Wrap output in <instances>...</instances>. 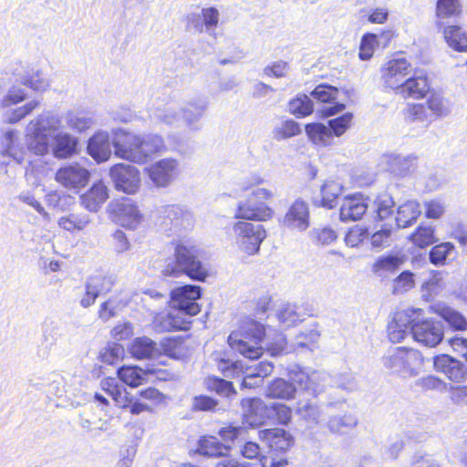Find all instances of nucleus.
Instances as JSON below:
<instances>
[{"instance_id": "2f4dec72", "label": "nucleus", "mask_w": 467, "mask_h": 467, "mask_svg": "<svg viewBox=\"0 0 467 467\" xmlns=\"http://www.w3.org/2000/svg\"><path fill=\"white\" fill-rule=\"evenodd\" d=\"M431 309L432 312L444 320L452 330H467V319L457 310L441 305L434 306Z\"/></svg>"}, {"instance_id": "412c9836", "label": "nucleus", "mask_w": 467, "mask_h": 467, "mask_svg": "<svg viewBox=\"0 0 467 467\" xmlns=\"http://www.w3.org/2000/svg\"><path fill=\"white\" fill-rule=\"evenodd\" d=\"M398 93L405 99H422L430 92V82L427 76H412L407 78Z\"/></svg>"}, {"instance_id": "f03ea898", "label": "nucleus", "mask_w": 467, "mask_h": 467, "mask_svg": "<svg viewBox=\"0 0 467 467\" xmlns=\"http://www.w3.org/2000/svg\"><path fill=\"white\" fill-rule=\"evenodd\" d=\"M264 183V178L258 175L247 179L243 190L249 193L238 202L234 212L235 219L265 222L274 216V210L268 204L274 193L270 189L262 187Z\"/></svg>"}, {"instance_id": "e433bc0d", "label": "nucleus", "mask_w": 467, "mask_h": 467, "mask_svg": "<svg viewBox=\"0 0 467 467\" xmlns=\"http://www.w3.org/2000/svg\"><path fill=\"white\" fill-rule=\"evenodd\" d=\"M78 140L67 133H58L55 137L53 154L58 159H67L77 153Z\"/></svg>"}, {"instance_id": "1a4fd4ad", "label": "nucleus", "mask_w": 467, "mask_h": 467, "mask_svg": "<svg viewBox=\"0 0 467 467\" xmlns=\"http://www.w3.org/2000/svg\"><path fill=\"white\" fill-rule=\"evenodd\" d=\"M109 176L115 188L127 194H134L140 185V171L133 166L117 163L109 170Z\"/></svg>"}, {"instance_id": "b1692460", "label": "nucleus", "mask_w": 467, "mask_h": 467, "mask_svg": "<svg viewBox=\"0 0 467 467\" xmlns=\"http://www.w3.org/2000/svg\"><path fill=\"white\" fill-rule=\"evenodd\" d=\"M111 282L103 275H94L88 278L86 283L85 294L80 300V305L83 307L92 306L97 297L108 293L110 290Z\"/></svg>"}, {"instance_id": "c85d7f7f", "label": "nucleus", "mask_w": 467, "mask_h": 467, "mask_svg": "<svg viewBox=\"0 0 467 467\" xmlns=\"http://www.w3.org/2000/svg\"><path fill=\"white\" fill-rule=\"evenodd\" d=\"M109 198L108 188L102 182H95L81 195V203L88 211H97Z\"/></svg>"}, {"instance_id": "5701e85b", "label": "nucleus", "mask_w": 467, "mask_h": 467, "mask_svg": "<svg viewBox=\"0 0 467 467\" xmlns=\"http://www.w3.org/2000/svg\"><path fill=\"white\" fill-rule=\"evenodd\" d=\"M27 147L36 155L44 156L48 152L49 143L46 134V128L37 120L29 123V130L26 135Z\"/></svg>"}, {"instance_id": "a18cd8bd", "label": "nucleus", "mask_w": 467, "mask_h": 467, "mask_svg": "<svg viewBox=\"0 0 467 467\" xmlns=\"http://www.w3.org/2000/svg\"><path fill=\"white\" fill-rule=\"evenodd\" d=\"M375 219L384 221L390 218L394 213L395 202L392 197L387 193L379 195L375 202Z\"/></svg>"}, {"instance_id": "13d9d810", "label": "nucleus", "mask_w": 467, "mask_h": 467, "mask_svg": "<svg viewBox=\"0 0 467 467\" xmlns=\"http://www.w3.org/2000/svg\"><path fill=\"white\" fill-rule=\"evenodd\" d=\"M111 397L117 408L130 413L133 396L120 386L111 392Z\"/></svg>"}, {"instance_id": "6e6d98bb", "label": "nucleus", "mask_w": 467, "mask_h": 467, "mask_svg": "<svg viewBox=\"0 0 467 467\" xmlns=\"http://www.w3.org/2000/svg\"><path fill=\"white\" fill-rule=\"evenodd\" d=\"M301 132L297 122L288 119L274 130V136L276 140H285L298 135Z\"/></svg>"}, {"instance_id": "37998d69", "label": "nucleus", "mask_w": 467, "mask_h": 467, "mask_svg": "<svg viewBox=\"0 0 467 467\" xmlns=\"http://www.w3.org/2000/svg\"><path fill=\"white\" fill-rule=\"evenodd\" d=\"M88 222L89 220L87 215L72 213L60 217L57 223L61 229L75 233L82 231Z\"/></svg>"}, {"instance_id": "8fccbe9b", "label": "nucleus", "mask_w": 467, "mask_h": 467, "mask_svg": "<svg viewBox=\"0 0 467 467\" xmlns=\"http://www.w3.org/2000/svg\"><path fill=\"white\" fill-rule=\"evenodd\" d=\"M124 357V348L119 344H113L105 348L99 354L101 362L107 365H115Z\"/></svg>"}, {"instance_id": "338daca9", "label": "nucleus", "mask_w": 467, "mask_h": 467, "mask_svg": "<svg viewBox=\"0 0 467 467\" xmlns=\"http://www.w3.org/2000/svg\"><path fill=\"white\" fill-rule=\"evenodd\" d=\"M119 304L115 303V300L112 298L108 299L107 301L103 302L99 309V317L102 320H109L111 317H115L117 314V308L119 307Z\"/></svg>"}, {"instance_id": "9b49d317", "label": "nucleus", "mask_w": 467, "mask_h": 467, "mask_svg": "<svg viewBox=\"0 0 467 467\" xmlns=\"http://www.w3.org/2000/svg\"><path fill=\"white\" fill-rule=\"evenodd\" d=\"M411 71V64L406 58H392L381 68V78L385 86L397 92Z\"/></svg>"}, {"instance_id": "4d7b16f0", "label": "nucleus", "mask_w": 467, "mask_h": 467, "mask_svg": "<svg viewBox=\"0 0 467 467\" xmlns=\"http://www.w3.org/2000/svg\"><path fill=\"white\" fill-rule=\"evenodd\" d=\"M242 409L244 411L246 419H253L256 417L265 408V405L259 398H244L240 402Z\"/></svg>"}, {"instance_id": "cd10ccee", "label": "nucleus", "mask_w": 467, "mask_h": 467, "mask_svg": "<svg viewBox=\"0 0 467 467\" xmlns=\"http://www.w3.org/2000/svg\"><path fill=\"white\" fill-rule=\"evenodd\" d=\"M116 375L123 384L132 389L148 382L146 368L138 365H122L117 369Z\"/></svg>"}, {"instance_id": "9d476101", "label": "nucleus", "mask_w": 467, "mask_h": 467, "mask_svg": "<svg viewBox=\"0 0 467 467\" xmlns=\"http://www.w3.org/2000/svg\"><path fill=\"white\" fill-rule=\"evenodd\" d=\"M89 171L78 163L62 166L55 174V180L57 183L67 190L75 192L85 188L89 182Z\"/></svg>"}, {"instance_id": "39448f33", "label": "nucleus", "mask_w": 467, "mask_h": 467, "mask_svg": "<svg viewBox=\"0 0 467 467\" xmlns=\"http://www.w3.org/2000/svg\"><path fill=\"white\" fill-rule=\"evenodd\" d=\"M445 114L443 99L437 93H432L423 103H408L402 111L405 122L420 123L425 127Z\"/></svg>"}, {"instance_id": "a211bd4d", "label": "nucleus", "mask_w": 467, "mask_h": 467, "mask_svg": "<svg viewBox=\"0 0 467 467\" xmlns=\"http://www.w3.org/2000/svg\"><path fill=\"white\" fill-rule=\"evenodd\" d=\"M309 207L300 199L296 200L288 208L283 218V225L289 229L304 231L309 226Z\"/></svg>"}, {"instance_id": "ea45409f", "label": "nucleus", "mask_w": 467, "mask_h": 467, "mask_svg": "<svg viewBox=\"0 0 467 467\" xmlns=\"http://www.w3.org/2000/svg\"><path fill=\"white\" fill-rule=\"evenodd\" d=\"M204 385L209 392H214L222 397L230 398L236 395V390L232 381L225 380L216 376L206 377Z\"/></svg>"}, {"instance_id": "680f3d73", "label": "nucleus", "mask_w": 467, "mask_h": 467, "mask_svg": "<svg viewBox=\"0 0 467 467\" xmlns=\"http://www.w3.org/2000/svg\"><path fill=\"white\" fill-rule=\"evenodd\" d=\"M392 235L391 228H382L370 236V244L374 248H384L390 244Z\"/></svg>"}, {"instance_id": "ddd939ff", "label": "nucleus", "mask_w": 467, "mask_h": 467, "mask_svg": "<svg viewBox=\"0 0 467 467\" xmlns=\"http://www.w3.org/2000/svg\"><path fill=\"white\" fill-rule=\"evenodd\" d=\"M415 341L429 347H437L443 339L441 326L432 319L421 317L412 327L411 333Z\"/></svg>"}, {"instance_id": "4be33fe9", "label": "nucleus", "mask_w": 467, "mask_h": 467, "mask_svg": "<svg viewBox=\"0 0 467 467\" xmlns=\"http://www.w3.org/2000/svg\"><path fill=\"white\" fill-rule=\"evenodd\" d=\"M440 28L445 43L451 49L459 53H467V30L463 26L457 24H444Z\"/></svg>"}, {"instance_id": "20e7f679", "label": "nucleus", "mask_w": 467, "mask_h": 467, "mask_svg": "<svg viewBox=\"0 0 467 467\" xmlns=\"http://www.w3.org/2000/svg\"><path fill=\"white\" fill-rule=\"evenodd\" d=\"M174 259L173 263L165 265L163 275L179 277L185 275L195 281H205L208 270L199 259V251L195 245L177 242L174 245Z\"/></svg>"}, {"instance_id": "6ab92c4d", "label": "nucleus", "mask_w": 467, "mask_h": 467, "mask_svg": "<svg viewBox=\"0 0 467 467\" xmlns=\"http://www.w3.org/2000/svg\"><path fill=\"white\" fill-rule=\"evenodd\" d=\"M177 167L174 159H162L148 168V174L157 186H165L176 176Z\"/></svg>"}, {"instance_id": "393cba45", "label": "nucleus", "mask_w": 467, "mask_h": 467, "mask_svg": "<svg viewBox=\"0 0 467 467\" xmlns=\"http://www.w3.org/2000/svg\"><path fill=\"white\" fill-rule=\"evenodd\" d=\"M368 205L361 195L345 197L340 207L339 215L342 221H358L366 213Z\"/></svg>"}, {"instance_id": "a878e982", "label": "nucleus", "mask_w": 467, "mask_h": 467, "mask_svg": "<svg viewBox=\"0 0 467 467\" xmlns=\"http://www.w3.org/2000/svg\"><path fill=\"white\" fill-rule=\"evenodd\" d=\"M462 5L460 0H437L435 6L436 26L441 27L451 19L462 16Z\"/></svg>"}, {"instance_id": "0e129e2a", "label": "nucleus", "mask_w": 467, "mask_h": 467, "mask_svg": "<svg viewBox=\"0 0 467 467\" xmlns=\"http://www.w3.org/2000/svg\"><path fill=\"white\" fill-rule=\"evenodd\" d=\"M39 106V102L33 100L26 104H25L22 107H19L16 109L12 115L9 118L10 123H16L18 122L20 119H24L27 115H29L35 109H36Z\"/></svg>"}, {"instance_id": "49530a36", "label": "nucleus", "mask_w": 467, "mask_h": 467, "mask_svg": "<svg viewBox=\"0 0 467 467\" xmlns=\"http://www.w3.org/2000/svg\"><path fill=\"white\" fill-rule=\"evenodd\" d=\"M338 88L328 84H319L311 92V95L321 103H331L338 95Z\"/></svg>"}, {"instance_id": "5fc2aeb1", "label": "nucleus", "mask_w": 467, "mask_h": 467, "mask_svg": "<svg viewBox=\"0 0 467 467\" xmlns=\"http://www.w3.org/2000/svg\"><path fill=\"white\" fill-rule=\"evenodd\" d=\"M453 248L451 243H441L434 245L430 251V262L435 265H443Z\"/></svg>"}, {"instance_id": "bb28decb", "label": "nucleus", "mask_w": 467, "mask_h": 467, "mask_svg": "<svg viewBox=\"0 0 467 467\" xmlns=\"http://www.w3.org/2000/svg\"><path fill=\"white\" fill-rule=\"evenodd\" d=\"M160 218L164 224L175 228L190 225L192 222L189 212L177 204L164 206Z\"/></svg>"}, {"instance_id": "4468645a", "label": "nucleus", "mask_w": 467, "mask_h": 467, "mask_svg": "<svg viewBox=\"0 0 467 467\" xmlns=\"http://www.w3.org/2000/svg\"><path fill=\"white\" fill-rule=\"evenodd\" d=\"M423 362L420 352L407 348H397L396 351L387 358L386 366L397 372L414 373L415 368Z\"/></svg>"}, {"instance_id": "603ef678", "label": "nucleus", "mask_w": 467, "mask_h": 467, "mask_svg": "<svg viewBox=\"0 0 467 467\" xmlns=\"http://www.w3.org/2000/svg\"><path fill=\"white\" fill-rule=\"evenodd\" d=\"M353 119L352 113H345L337 118L332 119L328 121V129L332 132V136L339 137L343 135L351 125Z\"/></svg>"}, {"instance_id": "de8ad7c7", "label": "nucleus", "mask_w": 467, "mask_h": 467, "mask_svg": "<svg viewBox=\"0 0 467 467\" xmlns=\"http://www.w3.org/2000/svg\"><path fill=\"white\" fill-rule=\"evenodd\" d=\"M378 45V35L373 33H366L362 36L358 57L361 60L370 59L375 51V47Z\"/></svg>"}, {"instance_id": "3c124183", "label": "nucleus", "mask_w": 467, "mask_h": 467, "mask_svg": "<svg viewBox=\"0 0 467 467\" xmlns=\"http://www.w3.org/2000/svg\"><path fill=\"white\" fill-rule=\"evenodd\" d=\"M369 232L364 226L355 225L345 235V242L350 247H357L368 239Z\"/></svg>"}, {"instance_id": "7c9ffc66", "label": "nucleus", "mask_w": 467, "mask_h": 467, "mask_svg": "<svg viewBox=\"0 0 467 467\" xmlns=\"http://www.w3.org/2000/svg\"><path fill=\"white\" fill-rule=\"evenodd\" d=\"M128 351L135 359H150L157 352V344L148 337H139L130 342Z\"/></svg>"}, {"instance_id": "bf43d9fd", "label": "nucleus", "mask_w": 467, "mask_h": 467, "mask_svg": "<svg viewBox=\"0 0 467 467\" xmlns=\"http://www.w3.org/2000/svg\"><path fill=\"white\" fill-rule=\"evenodd\" d=\"M219 401L207 395H198L193 397L192 409L193 411H213L215 410Z\"/></svg>"}, {"instance_id": "f3484780", "label": "nucleus", "mask_w": 467, "mask_h": 467, "mask_svg": "<svg viewBox=\"0 0 467 467\" xmlns=\"http://www.w3.org/2000/svg\"><path fill=\"white\" fill-rule=\"evenodd\" d=\"M183 312L158 313L152 320L153 328L159 333L186 331L190 329L192 322L185 318Z\"/></svg>"}, {"instance_id": "2eb2a0df", "label": "nucleus", "mask_w": 467, "mask_h": 467, "mask_svg": "<svg viewBox=\"0 0 467 467\" xmlns=\"http://www.w3.org/2000/svg\"><path fill=\"white\" fill-rule=\"evenodd\" d=\"M433 368L443 374L449 380L462 383L467 379V369L458 359L448 354H439L433 357Z\"/></svg>"}, {"instance_id": "c756f323", "label": "nucleus", "mask_w": 467, "mask_h": 467, "mask_svg": "<svg viewBox=\"0 0 467 467\" xmlns=\"http://www.w3.org/2000/svg\"><path fill=\"white\" fill-rule=\"evenodd\" d=\"M230 450V446L223 444L216 437L204 435L199 439L196 451L200 455L219 458L227 455Z\"/></svg>"}, {"instance_id": "7ed1b4c3", "label": "nucleus", "mask_w": 467, "mask_h": 467, "mask_svg": "<svg viewBox=\"0 0 467 467\" xmlns=\"http://www.w3.org/2000/svg\"><path fill=\"white\" fill-rule=\"evenodd\" d=\"M265 336V327L263 324L251 318H244L237 329L229 335L228 343L244 358L258 359L264 354L262 344Z\"/></svg>"}, {"instance_id": "c03bdc74", "label": "nucleus", "mask_w": 467, "mask_h": 467, "mask_svg": "<svg viewBox=\"0 0 467 467\" xmlns=\"http://www.w3.org/2000/svg\"><path fill=\"white\" fill-rule=\"evenodd\" d=\"M288 110L296 118H304L312 114L313 103L306 94H300L288 102Z\"/></svg>"}, {"instance_id": "0eeeda50", "label": "nucleus", "mask_w": 467, "mask_h": 467, "mask_svg": "<svg viewBox=\"0 0 467 467\" xmlns=\"http://www.w3.org/2000/svg\"><path fill=\"white\" fill-rule=\"evenodd\" d=\"M421 308L408 307L397 309L387 327L388 337L392 343H399L407 336L408 329L412 333V327L423 317Z\"/></svg>"}, {"instance_id": "f8f14e48", "label": "nucleus", "mask_w": 467, "mask_h": 467, "mask_svg": "<svg viewBox=\"0 0 467 467\" xmlns=\"http://www.w3.org/2000/svg\"><path fill=\"white\" fill-rule=\"evenodd\" d=\"M202 289L199 285H185L174 289L171 298L178 310L189 316H196L201 306L196 300L201 297Z\"/></svg>"}, {"instance_id": "e2e57ef3", "label": "nucleus", "mask_w": 467, "mask_h": 467, "mask_svg": "<svg viewBox=\"0 0 467 467\" xmlns=\"http://www.w3.org/2000/svg\"><path fill=\"white\" fill-rule=\"evenodd\" d=\"M395 290L398 291H408L414 287L415 281L413 274L410 271L401 272L394 279Z\"/></svg>"}, {"instance_id": "423d86ee", "label": "nucleus", "mask_w": 467, "mask_h": 467, "mask_svg": "<svg viewBox=\"0 0 467 467\" xmlns=\"http://www.w3.org/2000/svg\"><path fill=\"white\" fill-rule=\"evenodd\" d=\"M109 213L114 223L130 230L136 229L143 220L137 202L129 197L113 200L109 205Z\"/></svg>"}, {"instance_id": "473e14b6", "label": "nucleus", "mask_w": 467, "mask_h": 467, "mask_svg": "<svg viewBox=\"0 0 467 467\" xmlns=\"http://www.w3.org/2000/svg\"><path fill=\"white\" fill-rule=\"evenodd\" d=\"M264 438L269 447L276 451H286L294 445L293 436L282 429H267L263 431Z\"/></svg>"}, {"instance_id": "6e6552de", "label": "nucleus", "mask_w": 467, "mask_h": 467, "mask_svg": "<svg viewBox=\"0 0 467 467\" xmlns=\"http://www.w3.org/2000/svg\"><path fill=\"white\" fill-rule=\"evenodd\" d=\"M234 229L235 232H238L242 250L247 255L256 254L266 236L263 225L239 221L234 224Z\"/></svg>"}, {"instance_id": "a19ab883", "label": "nucleus", "mask_w": 467, "mask_h": 467, "mask_svg": "<svg viewBox=\"0 0 467 467\" xmlns=\"http://www.w3.org/2000/svg\"><path fill=\"white\" fill-rule=\"evenodd\" d=\"M309 140L317 145L326 146L332 140V132L323 123L313 122L305 126Z\"/></svg>"}, {"instance_id": "f257e3e1", "label": "nucleus", "mask_w": 467, "mask_h": 467, "mask_svg": "<svg viewBox=\"0 0 467 467\" xmlns=\"http://www.w3.org/2000/svg\"><path fill=\"white\" fill-rule=\"evenodd\" d=\"M112 145L117 157L138 164L147 162L153 155L166 150L159 135H140L123 130L114 132Z\"/></svg>"}, {"instance_id": "72a5a7b5", "label": "nucleus", "mask_w": 467, "mask_h": 467, "mask_svg": "<svg viewBox=\"0 0 467 467\" xmlns=\"http://www.w3.org/2000/svg\"><path fill=\"white\" fill-rule=\"evenodd\" d=\"M88 152L98 162L108 161L111 156L108 136L103 134L92 136L88 143Z\"/></svg>"}, {"instance_id": "58836bf2", "label": "nucleus", "mask_w": 467, "mask_h": 467, "mask_svg": "<svg viewBox=\"0 0 467 467\" xmlns=\"http://www.w3.org/2000/svg\"><path fill=\"white\" fill-rule=\"evenodd\" d=\"M409 239L415 247L424 249L437 242L435 228L421 223L416 227Z\"/></svg>"}, {"instance_id": "79ce46f5", "label": "nucleus", "mask_w": 467, "mask_h": 467, "mask_svg": "<svg viewBox=\"0 0 467 467\" xmlns=\"http://www.w3.org/2000/svg\"><path fill=\"white\" fill-rule=\"evenodd\" d=\"M404 261V256L393 254L381 255L372 264L371 270L375 274L393 273Z\"/></svg>"}, {"instance_id": "69168bd1", "label": "nucleus", "mask_w": 467, "mask_h": 467, "mask_svg": "<svg viewBox=\"0 0 467 467\" xmlns=\"http://www.w3.org/2000/svg\"><path fill=\"white\" fill-rule=\"evenodd\" d=\"M314 238L317 244L325 245L333 243L337 239V234L331 228L325 227L316 230Z\"/></svg>"}, {"instance_id": "aec40b11", "label": "nucleus", "mask_w": 467, "mask_h": 467, "mask_svg": "<svg viewBox=\"0 0 467 467\" xmlns=\"http://www.w3.org/2000/svg\"><path fill=\"white\" fill-rule=\"evenodd\" d=\"M186 336H170L162 338L160 342L161 353L171 359L182 360L185 358L190 351Z\"/></svg>"}, {"instance_id": "c9c22d12", "label": "nucleus", "mask_w": 467, "mask_h": 467, "mask_svg": "<svg viewBox=\"0 0 467 467\" xmlns=\"http://www.w3.org/2000/svg\"><path fill=\"white\" fill-rule=\"evenodd\" d=\"M341 193V184L336 181L327 180L321 186V199L317 205L326 209H333L337 206L338 198Z\"/></svg>"}, {"instance_id": "774afa93", "label": "nucleus", "mask_w": 467, "mask_h": 467, "mask_svg": "<svg viewBox=\"0 0 467 467\" xmlns=\"http://www.w3.org/2000/svg\"><path fill=\"white\" fill-rule=\"evenodd\" d=\"M296 412L305 419H315L317 414V406L312 401H298Z\"/></svg>"}, {"instance_id": "864d4df0", "label": "nucleus", "mask_w": 467, "mask_h": 467, "mask_svg": "<svg viewBox=\"0 0 467 467\" xmlns=\"http://www.w3.org/2000/svg\"><path fill=\"white\" fill-rule=\"evenodd\" d=\"M245 434L247 430L244 427L234 426L232 423L222 427L218 431V435L225 442H234L239 438L244 439Z\"/></svg>"}, {"instance_id": "09e8293b", "label": "nucleus", "mask_w": 467, "mask_h": 467, "mask_svg": "<svg viewBox=\"0 0 467 467\" xmlns=\"http://www.w3.org/2000/svg\"><path fill=\"white\" fill-rule=\"evenodd\" d=\"M218 370L226 378L234 379L244 373V368L241 362H232L224 358H216Z\"/></svg>"}, {"instance_id": "f704fd0d", "label": "nucleus", "mask_w": 467, "mask_h": 467, "mask_svg": "<svg viewBox=\"0 0 467 467\" xmlns=\"http://www.w3.org/2000/svg\"><path fill=\"white\" fill-rule=\"evenodd\" d=\"M421 213L420 203L408 201L400 204L397 209L396 223L399 228H406L412 225Z\"/></svg>"}, {"instance_id": "dca6fc26", "label": "nucleus", "mask_w": 467, "mask_h": 467, "mask_svg": "<svg viewBox=\"0 0 467 467\" xmlns=\"http://www.w3.org/2000/svg\"><path fill=\"white\" fill-rule=\"evenodd\" d=\"M164 401L165 395L157 388H144L137 392L136 397L133 396L130 414L137 416L144 412L150 413Z\"/></svg>"}, {"instance_id": "4c0bfd02", "label": "nucleus", "mask_w": 467, "mask_h": 467, "mask_svg": "<svg viewBox=\"0 0 467 467\" xmlns=\"http://www.w3.org/2000/svg\"><path fill=\"white\" fill-rule=\"evenodd\" d=\"M296 392V386L284 379H275L267 387L266 397L277 400H291Z\"/></svg>"}, {"instance_id": "052dcab7", "label": "nucleus", "mask_w": 467, "mask_h": 467, "mask_svg": "<svg viewBox=\"0 0 467 467\" xmlns=\"http://www.w3.org/2000/svg\"><path fill=\"white\" fill-rule=\"evenodd\" d=\"M273 418L275 422L281 425H287L292 420V410L283 403H273L271 405Z\"/></svg>"}]
</instances>
